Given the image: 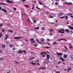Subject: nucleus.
Segmentation results:
<instances>
[{
  "instance_id": "nucleus-40",
  "label": "nucleus",
  "mask_w": 73,
  "mask_h": 73,
  "mask_svg": "<svg viewBox=\"0 0 73 73\" xmlns=\"http://www.w3.org/2000/svg\"><path fill=\"white\" fill-rule=\"evenodd\" d=\"M36 8H37V9H40V10H41V9L39 8V7H36Z\"/></svg>"
},
{
  "instance_id": "nucleus-31",
  "label": "nucleus",
  "mask_w": 73,
  "mask_h": 73,
  "mask_svg": "<svg viewBox=\"0 0 73 73\" xmlns=\"http://www.w3.org/2000/svg\"><path fill=\"white\" fill-rule=\"evenodd\" d=\"M72 33H73V32L72 31H70V35H72Z\"/></svg>"
},
{
  "instance_id": "nucleus-12",
  "label": "nucleus",
  "mask_w": 73,
  "mask_h": 73,
  "mask_svg": "<svg viewBox=\"0 0 73 73\" xmlns=\"http://www.w3.org/2000/svg\"><path fill=\"white\" fill-rule=\"evenodd\" d=\"M63 57L64 58H66L68 57V56L66 54H64L63 56Z\"/></svg>"
},
{
  "instance_id": "nucleus-15",
  "label": "nucleus",
  "mask_w": 73,
  "mask_h": 73,
  "mask_svg": "<svg viewBox=\"0 0 73 73\" xmlns=\"http://www.w3.org/2000/svg\"><path fill=\"white\" fill-rule=\"evenodd\" d=\"M70 69H71V68H69L67 69V72H68V73L69 72V71L70 70Z\"/></svg>"
},
{
  "instance_id": "nucleus-47",
  "label": "nucleus",
  "mask_w": 73,
  "mask_h": 73,
  "mask_svg": "<svg viewBox=\"0 0 73 73\" xmlns=\"http://www.w3.org/2000/svg\"><path fill=\"white\" fill-rule=\"evenodd\" d=\"M13 50H16V48L14 47V48H13Z\"/></svg>"
},
{
  "instance_id": "nucleus-2",
  "label": "nucleus",
  "mask_w": 73,
  "mask_h": 73,
  "mask_svg": "<svg viewBox=\"0 0 73 73\" xmlns=\"http://www.w3.org/2000/svg\"><path fill=\"white\" fill-rule=\"evenodd\" d=\"M0 10H1L2 11H4V12H7V11L5 9H1V7L0 6Z\"/></svg>"
},
{
  "instance_id": "nucleus-44",
  "label": "nucleus",
  "mask_w": 73,
  "mask_h": 73,
  "mask_svg": "<svg viewBox=\"0 0 73 73\" xmlns=\"http://www.w3.org/2000/svg\"><path fill=\"white\" fill-rule=\"evenodd\" d=\"M6 2H7V3H10V1L7 0H6Z\"/></svg>"
},
{
  "instance_id": "nucleus-34",
  "label": "nucleus",
  "mask_w": 73,
  "mask_h": 73,
  "mask_svg": "<svg viewBox=\"0 0 73 73\" xmlns=\"http://www.w3.org/2000/svg\"><path fill=\"white\" fill-rule=\"evenodd\" d=\"M38 44H41V45H44V44H43V43L41 42H38Z\"/></svg>"
},
{
  "instance_id": "nucleus-63",
  "label": "nucleus",
  "mask_w": 73,
  "mask_h": 73,
  "mask_svg": "<svg viewBox=\"0 0 73 73\" xmlns=\"http://www.w3.org/2000/svg\"><path fill=\"white\" fill-rule=\"evenodd\" d=\"M66 24H67V25L69 24V22L67 21V22H66Z\"/></svg>"
},
{
  "instance_id": "nucleus-18",
  "label": "nucleus",
  "mask_w": 73,
  "mask_h": 73,
  "mask_svg": "<svg viewBox=\"0 0 73 73\" xmlns=\"http://www.w3.org/2000/svg\"><path fill=\"white\" fill-rule=\"evenodd\" d=\"M14 62H15L16 64H19V62H17L15 60L14 61Z\"/></svg>"
},
{
  "instance_id": "nucleus-29",
  "label": "nucleus",
  "mask_w": 73,
  "mask_h": 73,
  "mask_svg": "<svg viewBox=\"0 0 73 73\" xmlns=\"http://www.w3.org/2000/svg\"><path fill=\"white\" fill-rule=\"evenodd\" d=\"M8 31H9V32H11V33H13V31L12 30H11V31H10V30H8Z\"/></svg>"
},
{
  "instance_id": "nucleus-16",
  "label": "nucleus",
  "mask_w": 73,
  "mask_h": 73,
  "mask_svg": "<svg viewBox=\"0 0 73 73\" xmlns=\"http://www.w3.org/2000/svg\"><path fill=\"white\" fill-rule=\"evenodd\" d=\"M58 14L59 15V16H61L63 15V14L62 13H58Z\"/></svg>"
},
{
  "instance_id": "nucleus-41",
  "label": "nucleus",
  "mask_w": 73,
  "mask_h": 73,
  "mask_svg": "<svg viewBox=\"0 0 73 73\" xmlns=\"http://www.w3.org/2000/svg\"><path fill=\"white\" fill-rule=\"evenodd\" d=\"M45 54V52H42L40 53V54H41V55H42L43 54Z\"/></svg>"
},
{
  "instance_id": "nucleus-52",
  "label": "nucleus",
  "mask_w": 73,
  "mask_h": 73,
  "mask_svg": "<svg viewBox=\"0 0 73 73\" xmlns=\"http://www.w3.org/2000/svg\"><path fill=\"white\" fill-rule=\"evenodd\" d=\"M3 26V23L1 24L0 25V27H1Z\"/></svg>"
},
{
  "instance_id": "nucleus-35",
  "label": "nucleus",
  "mask_w": 73,
  "mask_h": 73,
  "mask_svg": "<svg viewBox=\"0 0 73 73\" xmlns=\"http://www.w3.org/2000/svg\"><path fill=\"white\" fill-rule=\"evenodd\" d=\"M69 48H70V49H73V47H72V46H70Z\"/></svg>"
},
{
  "instance_id": "nucleus-49",
  "label": "nucleus",
  "mask_w": 73,
  "mask_h": 73,
  "mask_svg": "<svg viewBox=\"0 0 73 73\" xmlns=\"http://www.w3.org/2000/svg\"><path fill=\"white\" fill-rule=\"evenodd\" d=\"M55 73H60V71L56 72Z\"/></svg>"
},
{
  "instance_id": "nucleus-25",
  "label": "nucleus",
  "mask_w": 73,
  "mask_h": 73,
  "mask_svg": "<svg viewBox=\"0 0 73 73\" xmlns=\"http://www.w3.org/2000/svg\"><path fill=\"white\" fill-rule=\"evenodd\" d=\"M39 27H36L35 28V29L38 30V29H39Z\"/></svg>"
},
{
  "instance_id": "nucleus-1",
  "label": "nucleus",
  "mask_w": 73,
  "mask_h": 73,
  "mask_svg": "<svg viewBox=\"0 0 73 73\" xmlns=\"http://www.w3.org/2000/svg\"><path fill=\"white\" fill-rule=\"evenodd\" d=\"M30 41H31V43H34L36 42V41L34 40V39L33 38H31L30 40Z\"/></svg>"
},
{
  "instance_id": "nucleus-8",
  "label": "nucleus",
  "mask_w": 73,
  "mask_h": 73,
  "mask_svg": "<svg viewBox=\"0 0 73 73\" xmlns=\"http://www.w3.org/2000/svg\"><path fill=\"white\" fill-rule=\"evenodd\" d=\"M60 60H61L63 62H65V59L64 58H63L62 57H61L60 58Z\"/></svg>"
},
{
  "instance_id": "nucleus-9",
  "label": "nucleus",
  "mask_w": 73,
  "mask_h": 73,
  "mask_svg": "<svg viewBox=\"0 0 73 73\" xmlns=\"http://www.w3.org/2000/svg\"><path fill=\"white\" fill-rule=\"evenodd\" d=\"M21 38V37L20 36L19 37H16L14 38V39H20V38Z\"/></svg>"
},
{
  "instance_id": "nucleus-55",
  "label": "nucleus",
  "mask_w": 73,
  "mask_h": 73,
  "mask_svg": "<svg viewBox=\"0 0 73 73\" xmlns=\"http://www.w3.org/2000/svg\"><path fill=\"white\" fill-rule=\"evenodd\" d=\"M22 1H23V2H25V1H26V0H22Z\"/></svg>"
},
{
  "instance_id": "nucleus-5",
  "label": "nucleus",
  "mask_w": 73,
  "mask_h": 73,
  "mask_svg": "<svg viewBox=\"0 0 73 73\" xmlns=\"http://www.w3.org/2000/svg\"><path fill=\"white\" fill-rule=\"evenodd\" d=\"M46 58L47 60H49V58H50V56H49V55L48 54H47Z\"/></svg>"
},
{
  "instance_id": "nucleus-32",
  "label": "nucleus",
  "mask_w": 73,
  "mask_h": 73,
  "mask_svg": "<svg viewBox=\"0 0 73 73\" xmlns=\"http://www.w3.org/2000/svg\"><path fill=\"white\" fill-rule=\"evenodd\" d=\"M42 55V56L43 57H45V56H46V55H45L43 54Z\"/></svg>"
},
{
  "instance_id": "nucleus-22",
  "label": "nucleus",
  "mask_w": 73,
  "mask_h": 73,
  "mask_svg": "<svg viewBox=\"0 0 73 73\" xmlns=\"http://www.w3.org/2000/svg\"><path fill=\"white\" fill-rule=\"evenodd\" d=\"M40 40H41V41H42L43 42V41H45L44 39L43 38H41L40 39Z\"/></svg>"
},
{
  "instance_id": "nucleus-57",
  "label": "nucleus",
  "mask_w": 73,
  "mask_h": 73,
  "mask_svg": "<svg viewBox=\"0 0 73 73\" xmlns=\"http://www.w3.org/2000/svg\"><path fill=\"white\" fill-rule=\"evenodd\" d=\"M33 22L36 23V20H34Z\"/></svg>"
},
{
  "instance_id": "nucleus-38",
  "label": "nucleus",
  "mask_w": 73,
  "mask_h": 73,
  "mask_svg": "<svg viewBox=\"0 0 73 73\" xmlns=\"http://www.w3.org/2000/svg\"><path fill=\"white\" fill-rule=\"evenodd\" d=\"M64 40L65 41H67V39H65V38H63V40Z\"/></svg>"
},
{
  "instance_id": "nucleus-59",
  "label": "nucleus",
  "mask_w": 73,
  "mask_h": 73,
  "mask_svg": "<svg viewBox=\"0 0 73 73\" xmlns=\"http://www.w3.org/2000/svg\"><path fill=\"white\" fill-rule=\"evenodd\" d=\"M60 63H61V62H58V64H60Z\"/></svg>"
},
{
  "instance_id": "nucleus-61",
  "label": "nucleus",
  "mask_w": 73,
  "mask_h": 73,
  "mask_svg": "<svg viewBox=\"0 0 73 73\" xmlns=\"http://www.w3.org/2000/svg\"><path fill=\"white\" fill-rule=\"evenodd\" d=\"M6 73H11V71H9L8 72H7Z\"/></svg>"
},
{
  "instance_id": "nucleus-53",
  "label": "nucleus",
  "mask_w": 73,
  "mask_h": 73,
  "mask_svg": "<svg viewBox=\"0 0 73 73\" xmlns=\"http://www.w3.org/2000/svg\"><path fill=\"white\" fill-rule=\"evenodd\" d=\"M42 69H43V70H44V69H46V68H42Z\"/></svg>"
},
{
  "instance_id": "nucleus-11",
  "label": "nucleus",
  "mask_w": 73,
  "mask_h": 73,
  "mask_svg": "<svg viewBox=\"0 0 73 73\" xmlns=\"http://www.w3.org/2000/svg\"><path fill=\"white\" fill-rule=\"evenodd\" d=\"M56 54H57L58 55H60V56H62V54H63L62 53H60L58 52H56Z\"/></svg>"
},
{
  "instance_id": "nucleus-28",
  "label": "nucleus",
  "mask_w": 73,
  "mask_h": 73,
  "mask_svg": "<svg viewBox=\"0 0 73 73\" xmlns=\"http://www.w3.org/2000/svg\"><path fill=\"white\" fill-rule=\"evenodd\" d=\"M38 4H39L40 5H42V3L40 2H38Z\"/></svg>"
},
{
  "instance_id": "nucleus-50",
  "label": "nucleus",
  "mask_w": 73,
  "mask_h": 73,
  "mask_svg": "<svg viewBox=\"0 0 73 73\" xmlns=\"http://www.w3.org/2000/svg\"><path fill=\"white\" fill-rule=\"evenodd\" d=\"M50 18H53V17L52 16V15H50Z\"/></svg>"
},
{
  "instance_id": "nucleus-13",
  "label": "nucleus",
  "mask_w": 73,
  "mask_h": 73,
  "mask_svg": "<svg viewBox=\"0 0 73 73\" xmlns=\"http://www.w3.org/2000/svg\"><path fill=\"white\" fill-rule=\"evenodd\" d=\"M2 37H3V33H0V38H1Z\"/></svg>"
},
{
  "instance_id": "nucleus-21",
  "label": "nucleus",
  "mask_w": 73,
  "mask_h": 73,
  "mask_svg": "<svg viewBox=\"0 0 73 73\" xmlns=\"http://www.w3.org/2000/svg\"><path fill=\"white\" fill-rule=\"evenodd\" d=\"M45 27H42L41 28V29L42 30V31H44L45 30Z\"/></svg>"
},
{
  "instance_id": "nucleus-48",
  "label": "nucleus",
  "mask_w": 73,
  "mask_h": 73,
  "mask_svg": "<svg viewBox=\"0 0 73 73\" xmlns=\"http://www.w3.org/2000/svg\"><path fill=\"white\" fill-rule=\"evenodd\" d=\"M31 59L32 60H33V59H35V57H34L33 56H32L31 57Z\"/></svg>"
},
{
  "instance_id": "nucleus-3",
  "label": "nucleus",
  "mask_w": 73,
  "mask_h": 73,
  "mask_svg": "<svg viewBox=\"0 0 73 73\" xmlns=\"http://www.w3.org/2000/svg\"><path fill=\"white\" fill-rule=\"evenodd\" d=\"M18 54H23V52L21 50H19L17 52Z\"/></svg>"
},
{
  "instance_id": "nucleus-43",
  "label": "nucleus",
  "mask_w": 73,
  "mask_h": 73,
  "mask_svg": "<svg viewBox=\"0 0 73 73\" xmlns=\"http://www.w3.org/2000/svg\"><path fill=\"white\" fill-rule=\"evenodd\" d=\"M55 5H58V2H56L55 3Z\"/></svg>"
},
{
  "instance_id": "nucleus-54",
  "label": "nucleus",
  "mask_w": 73,
  "mask_h": 73,
  "mask_svg": "<svg viewBox=\"0 0 73 73\" xmlns=\"http://www.w3.org/2000/svg\"><path fill=\"white\" fill-rule=\"evenodd\" d=\"M68 14L69 15H72V14L71 13H69V14Z\"/></svg>"
},
{
  "instance_id": "nucleus-4",
  "label": "nucleus",
  "mask_w": 73,
  "mask_h": 73,
  "mask_svg": "<svg viewBox=\"0 0 73 73\" xmlns=\"http://www.w3.org/2000/svg\"><path fill=\"white\" fill-rule=\"evenodd\" d=\"M65 4H66L67 5H72V3L71 2L68 3H66V2H64Z\"/></svg>"
},
{
  "instance_id": "nucleus-62",
  "label": "nucleus",
  "mask_w": 73,
  "mask_h": 73,
  "mask_svg": "<svg viewBox=\"0 0 73 73\" xmlns=\"http://www.w3.org/2000/svg\"><path fill=\"white\" fill-rule=\"evenodd\" d=\"M25 41H26L27 42H29V41H28V40H27V39H26L25 40Z\"/></svg>"
},
{
  "instance_id": "nucleus-51",
  "label": "nucleus",
  "mask_w": 73,
  "mask_h": 73,
  "mask_svg": "<svg viewBox=\"0 0 73 73\" xmlns=\"http://www.w3.org/2000/svg\"><path fill=\"white\" fill-rule=\"evenodd\" d=\"M32 60V58H29V60L31 61V60Z\"/></svg>"
},
{
  "instance_id": "nucleus-19",
  "label": "nucleus",
  "mask_w": 73,
  "mask_h": 73,
  "mask_svg": "<svg viewBox=\"0 0 73 73\" xmlns=\"http://www.w3.org/2000/svg\"><path fill=\"white\" fill-rule=\"evenodd\" d=\"M2 48H5V45L4 44L2 46Z\"/></svg>"
},
{
  "instance_id": "nucleus-45",
  "label": "nucleus",
  "mask_w": 73,
  "mask_h": 73,
  "mask_svg": "<svg viewBox=\"0 0 73 73\" xmlns=\"http://www.w3.org/2000/svg\"><path fill=\"white\" fill-rule=\"evenodd\" d=\"M71 58V59H73V55H72V56H70Z\"/></svg>"
},
{
  "instance_id": "nucleus-36",
  "label": "nucleus",
  "mask_w": 73,
  "mask_h": 73,
  "mask_svg": "<svg viewBox=\"0 0 73 73\" xmlns=\"http://www.w3.org/2000/svg\"><path fill=\"white\" fill-rule=\"evenodd\" d=\"M65 16H64L63 17H60V19H64V18H65Z\"/></svg>"
},
{
  "instance_id": "nucleus-30",
  "label": "nucleus",
  "mask_w": 73,
  "mask_h": 73,
  "mask_svg": "<svg viewBox=\"0 0 73 73\" xmlns=\"http://www.w3.org/2000/svg\"><path fill=\"white\" fill-rule=\"evenodd\" d=\"M9 47H11V48H12L13 46L12 44H11L9 45Z\"/></svg>"
},
{
  "instance_id": "nucleus-26",
  "label": "nucleus",
  "mask_w": 73,
  "mask_h": 73,
  "mask_svg": "<svg viewBox=\"0 0 73 73\" xmlns=\"http://www.w3.org/2000/svg\"><path fill=\"white\" fill-rule=\"evenodd\" d=\"M62 51L63 52H65V53H66V52H67V51L66 50H65V49L63 50Z\"/></svg>"
},
{
  "instance_id": "nucleus-23",
  "label": "nucleus",
  "mask_w": 73,
  "mask_h": 73,
  "mask_svg": "<svg viewBox=\"0 0 73 73\" xmlns=\"http://www.w3.org/2000/svg\"><path fill=\"white\" fill-rule=\"evenodd\" d=\"M62 40H63V38L59 39L57 40V41H61Z\"/></svg>"
},
{
  "instance_id": "nucleus-27",
  "label": "nucleus",
  "mask_w": 73,
  "mask_h": 73,
  "mask_svg": "<svg viewBox=\"0 0 73 73\" xmlns=\"http://www.w3.org/2000/svg\"><path fill=\"white\" fill-rule=\"evenodd\" d=\"M64 48H65V49H66V50H68V48H67V47H66V46H64Z\"/></svg>"
},
{
  "instance_id": "nucleus-33",
  "label": "nucleus",
  "mask_w": 73,
  "mask_h": 73,
  "mask_svg": "<svg viewBox=\"0 0 73 73\" xmlns=\"http://www.w3.org/2000/svg\"><path fill=\"white\" fill-rule=\"evenodd\" d=\"M34 46H35V47H36L37 46H38V44H35L34 45Z\"/></svg>"
},
{
  "instance_id": "nucleus-20",
  "label": "nucleus",
  "mask_w": 73,
  "mask_h": 73,
  "mask_svg": "<svg viewBox=\"0 0 73 73\" xmlns=\"http://www.w3.org/2000/svg\"><path fill=\"white\" fill-rule=\"evenodd\" d=\"M32 9H35V5H33L32 7Z\"/></svg>"
},
{
  "instance_id": "nucleus-46",
  "label": "nucleus",
  "mask_w": 73,
  "mask_h": 73,
  "mask_svg": "<svg viewBox=\"0 0 73 73\" xmlns=\"http://www.w3.org/2000/svg\"><path fill=\"white\" fill-rule=\"evenodd\" d=\"M13 9H14V11H16L17 9L16 8V7H14L13 8Z\"/></svg>"
},
{
  "instance_id": "nucleus-10",
  "label": "nucleus",
  "mask_w": 73,
  "mask_h": 73,
  "mask_svg": "<svg viewBox=\"0 0 73 73\" xmlns=\"http://www.w3.org/2000/svg\"><path fill=\"white\" fill-rule=\"evenodd\" d=\"M69 31H70V30L69 29H66L65 30V32L67 33H69Z\"/></svg>"
},
{
  "instance_id": "nucleus-14",
  "label": "nucleus",
  "mask_w": 73,
  "mask_h": 73,
  "mask_svg": "<svg viewBox=\"0 0 73 73\" xmlns=\"http://www.w3.org/2000/svg\"><path fill=\"white\" fill-rule=\"evenodd\" d=\"M8 36H9L8 34L6 35V37L5 38V40H7V38H8Z\"/></svg>"
},
{
  "instance_id": "nucleus-42",
  "label": "nucleus",
  "mask_w": 73,
  "mask_h": 73,
  "mask_svg": "<svg viewBox=\"0 0 73 73\" xmlns=\"http://www.w3.org/2000/svg\"><path fill=\"white\" fill-rule=\"evenodd\" d=\"M45 48H47L48 49H49V48H50V47L48 46H45Z\"/></svg>"
},
{
  "instance_id": "nucleus-56",
  "label": "nucleus",
  "mask_w": 73,
  "mask_h": 73,
  "mask_svg": "<svg viewBox=\"0 0 73 73\" xmlns=\"http://www.w3.org/2000/svg\"><path fill=\"white\" fill-rule=\"evenodd\" d=\"M43 7L44 8H46L47 7H46V6H45V5H43Z\"/></svg>"
},
{
  "instance_id": "nucleus-39",
  "label": "nucleus",
  "mask_w": 73,
  "mask_h": 73,
  "mask_svg": "<svg viewBox=\"0 0 73 73\" xmlns=\"http://www.w3.org/2000/svg\"><path fill=\"white\" fill-rule=\"evenodd\" d=\"M65 19L66 20H67V19H68V17L67 16H65Z\"/></svg>"
},
{
  "instance_id": "nucleus-24",
  "label": "nucleus",
  "mask_w": 73,
  "mask_h": 73,
  "mask_svg": "<svg viewBox=\"0 0 73 73\" xmlns=\"http://www.w3.org/2000/svg\"><path fill=\"white\" fill-rule=\"evenodd\" d=\"M25 5V7H27V8H29V6L27 5Z\"/></svg>"
},
{
  "instance_id": "nucleus-58",
  "label": "nucleus",
  "mask_w": 73,
  "mask_h": 73,
  "mask_svg": "<svg viewBox=\"0 0 73 73\" xmlns=\"http://www.w3.org/2000/svg\"><path fill=\"white\" fill-rule=\"evenodd\" d=\"M31 53H32V54H34V53H35V52H33V51H32L31 52Z\"/></svg>"
},
{
  "instance_id": "nucleus-6",
  "label": "nucleus",
  "mask_w": 73,
  "mask_h": 73,
  "mask_svg": "<svg viewBox=\"0 0 73 73\" xmlns=\"http://www.w3.org/2000/svg\"><path fill=\"white\" fill-rule=\"evenodd\" d=\"M0 5H7V4L4 2H2L0 3Z\"/></svg>"
},
{
  "instance_id": "nucleus-17",
  "label": "nucleus",
  "mask_w": 73,
  "mask_h": 73,
  "mask_svg": "<svg viewBox=\"0 0 73 73\" xmlns=\"http://www.w3.org/2000/svg\"><path fill=\"white\" fill-rule=\"evenodd\" d=\"M30 63L31 64H32L33 65H36V63H34L33 62H31Z\"/></svg>"
},
{
  "instance_id": "nucleus-7",
  "label": "nucleus",
  "mask_w": 73,
  "mask_h": 73,
  "mask_svg": "<svg viewBox=\"0 0 73 73\" xmlns=\"http://www.w3.org/2000/svg\"><path fill=\"white\" fill-rule=\"evenodd\" d=\"M68 28L71 30H73V27L70 25H69L68 26Z\"/></svg>"
},
{
  "instance_id": "nucleus-37",
  "label": "nucleus",
  "mask_w": 73,
  "mask_h": 73,
  "mask_svg": "<svg viewBox=\"0 0 73 73\" xmlns=\"http://www.w3.org/2000/svg\"><path fill=\"white\" fill-rule=\"evenodd\" d=\"M52 35H53V34L52 33H50V36H52Z\"/></svg>"
},
{
  "instance_id": "nucleus-60",
  "label": "nucleus",
  "mask_w": 73,
  "mask_h": 73,
  "mask_svg": "<svg viewBox=\"0 0 73 73\" xmlns=\"http://www.w3.org/2000/svg\"><path fill=\"white\" fill-rule=\"evenodd\" d=\"M50 31V32H53V29H51Z\"/></svg>"
},
{
  "instance_id": "nucleus-64",
  "label": "nucleus",
  "mask_w": 73,
  "mask_h": 73,
  "mask_svg": "<svg viewBox=\"0 0 73 73\" xmlns=\"http://www.w3.org/2000/svg\"><path fill=\"white\" fill-rule=\"evenodd\" d=\"M36 40L37 41V42H39V40H38V39H36Z\"/></svg>"
}]
</instances>
